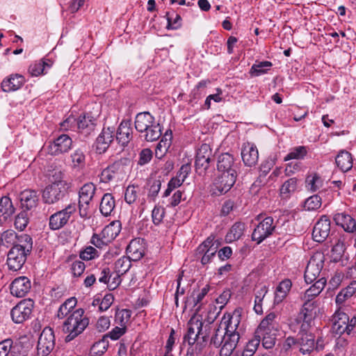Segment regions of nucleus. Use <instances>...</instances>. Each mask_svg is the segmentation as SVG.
<instances>
[{
	"label": "nucleus",
	"mask_w": 356,
	"mask_h": 356,
	"mask_svg": "<svg viewBox=\"0 0 356 356\" xmlns=\"http://www.w3.org/2000/svg\"><path fill=\"white\" fill-rule=\"evenodd\" d=\"M240 323V314L234 312L228 315V320L222 321L218 327L215 330L211 338V344L220 348V356H230L239 340V334L236 328Z\"/></svg>",
	"instance_id": "f257e3e1"
},
{
	"label": "nucleus",
	"mask_w": 356,
	"mask_h": 356,
	"mask_svg": "<svg viewBox=\"0 0 356 356\" xmlns=\"http://www.w3.org/2000/svg\"><path fill=\"white\" fill-rule=\"evenodd\" d=\"M88 323L89 319L84 315L83 309L74 311L63 323V331L68 334L65 341L70 342L82 333Z\"/></svg>",
	"instance_id": "f03ea898"
},
{
	"label": "nucleus",
	"mask_w": 356,
	"mask_h": 356,
	"mask_svg": "<svg viewBox=\"0 0 356 356\" xmlns=\"http://www.w3.org/2000/svg\"><path fill=\"white\" fill-rule=\"evenodd\" d=\"M203 323L197 319L195 317H192L188 323L187 332L184 336V343H188L190 346H192L197 342L195 350L200 352L202 350V343L207 341V335H203L202 333Z\"/></svg>",
	"instance_id": "7ed1b4c3"
},
{
	"label": "nucleus",
	"mask_w": 356,
	"mask_h": 356,
	"mask_svg": "<svg viewBox=\"0 0 356 356\" xmlns=\"http://www.w3.org/2000/svg\"><path fill=\"white\" fill-rule=\"evenodd\" d=\"M332 332L339 336L343 334L350 335L356 326V317L351 318L347 314L337 310L332 316Z\"/></svg>",
	"instance_id": "20e7f679"
},
{
	"label": "nucleus",
	"mask_w": 356,
	"mask_h": 356,
	"mask_svg": "<svg viewBox=\"0 0 356 356\" xmlns=\"http://www.w3.org/2000/svg\"><path fill=\"white\" fill-rule=\"evenodd\" d=\"M217 251L218 245L215 244L214 236L211 235L197 248L195 257L204 266L211 261Z\"/></svg>",
	"instance_id": "39448f33"
},
{
	"label": "nucleus",
	"mask_w": 356,
	"mask_h": 356,
	"mask_svg": "<svg viewBox=\"0 0 356 356\" xmlns=\"http://www.w3.org/2000/svg\"><path fill=\"white\" fill-rule=\"evenodd\" d=\"M96 187L92 183L85 184L79 192V209L81 217L88 216L89 205L95 193Z\"/></svg>",
	"instance_id": "423d86ee"
},
{
	"label": "nucleus",
	"mask_w": 356,
	"mask_h": 356,
	"mask_svg": "<svg viewBox=\"0 0 356 356\" xmlns=\"http://www.w3.org/2000/svg\"><path fill=\"white\" fill-rule=\"evenodd\" d=\"M76 204H70L65 209L52 214L49 217V228L51 230H57L65 226L72 214L76 211Z\"/></svg>",
	"instance_id": "0eeeda50"
},
{
	"label": "nucleus",
	"mask_w": 356,
	"mask_h": 356,
	"mask_svg": "<svg viewBox=\"0 0 356 356\" xmlns=\"http://www.w3.org/2000/svg\"><path fill=\"white\" fill-rule=\"evenodd\" d=\"M272 217H266L261 221L253 230L252 234V241H257V243L259 244L272 235L275 229Z\"/></svg>",
	"instance_id": "6e6552de"
},
{
	"label": "nucleus",
	"mask_w": 356,
	"mask_h": 356,
	"mask_svg": "<svg viewBox=\"0 0 356 356\" xmlns=\"http://www.w3.org/2000/svg\"><path fill=\"white\" fill-rule=\"evenodd\" d=\"M33 301L31 299L24 300L15 306L10 315L15 323H22L31 316L33 308Z\"/></svg>",
	"instance_id": "1a4fd4ad"
},
{
	"label": "nucleus",
	"mask_w": 356,
	"mask_h": 356,
	"mask_svg": "<svg viewBox=\"0 0 356 356\" xmlns=\"http://www.w3.org/2000/svg\"><path fill=\"white\" fill-rule=\"evenodd\" d=\"M54 346L55 337L54 331L49 327H45L38 339V354L41 356H47L53 350Z\"/></svg>",
	"instance_id": "9d476101"
},
{
	"label": "nucleus",
	"mask_w": 356,
	"mask_h": 356,
	"mask_svg": "<svg viewBox=\"0 0 356 356\" xmlns=\"http://www.w3.org/2000/svg\"><path fill=\"white\" fill-rule=\"evenodd\" d=\"M237 174L222 172L213 184V193L220 195L228 192L236 182Z\"/></svg>",
	"instance_id": "9b49d317"
},
{
	"label": "nucleus",
	"mask_w": 356,
	"mask_h": 356,
	"mask_svg": "<svg viewBox=\"0 0 356 356\" xmlns=\"http://www.w3.org/2000/svg\"><path fill=\"white\" fill-rule=\"evenodd\" d=\"M67 189L63 187V184L57 185L49 184L42 193V199L44 203L52 204L63 200L67 193Z\"/></svg>",
	"instance_id": "f8f14e48"
},
{
	"label": "nucleus",
	"mask_w": 356,
	"mask_h": 356,
	"mask_svg": "<svg viewBox=\"0 0 356 356\" xmlns=\"http://www.w3.org/2000/svg\"><path fill=\"white\" fill-rule=\"evenodd\" d=\"M316 306V302H304L297 317V322L302 323L300 326L302 332L308 330L311 327L316 317L314 309Z\"/></svg>",
	"instance_id": "ddd939ff"
},
{
	"label": "nucleus",
	"mask_w": 356,
	"mask_h": 356,
	"mask_svg": "<svg viewBox=\"0 0 356 356\" xmlns=\"http://www.w3.org/2000/svg\"><path fill=\"white\" fill-rule=\"evenodd\" d=\"M212 157V150L208 144H202L197 149L195 166L199 173L204 172L209 168L211 159Z\"/></svg>",
	"instance_id": "4468645a"
},
{
	"label": "nucleus",
	"mask_w": 356,
	"mask_h": 356,
	"mask_svg": "<svg viewBox=\"0 0 356 356\" xmlns=\"http://www.w3.org/2000/svg\"><path fill=\"white\" fill-rule=\"evenodd\" d=\"M29 254L18 248L12 247L8 253L7 265L10 270L17 271L24 266Z\"/></svg>",
	"instance_id": "2eb2a0df"
},
{
	"label": "nucleus",
	"mask_w": 356,
	"mask_h": 356,
	"mask_svg": "<svg viewBox=\"0 0 356 356\" xmlns=\"http://www.w3.org/2000/svg\"><path fill=\"white\" fill-rule=\"evenodd\" d=\"M72 145V138L66 134H62L48 145L49 153L51 155L65 153L71 149Z\"/></svg>",
	"instance_id": "dca6fc26"
},
{
	"label": "nucleus",
	"mask_w": 356,
	"mask_h": 356,
	"mask_svg": "<svg viewBox=\"0 0 356 356\" xmlns=\"http://www.w3.org/2000/svg\"><path fill=\"white\" fill-rule=\"evenodd\" d=\"M330 232V220L327 216H323L316 223L312 232V236L315 241L323 242Z\"/></svg>",
	"instance_id": "f3484780"
},
{
	"label": "nucleus",
	"mask_w": 356,
	"mask_h": 356,
	"mask_svg": "<svg viewBox=\"0 0 356 356\" xmlns=\"http://www.w3.org/2000/svg\"><path fill=\"white\" fill-rule=\"evenodd\" d=\"M280 328L278 315L275 312L269 313L260 323L257 333L277 332Z\"/></svg>",
	"instance_id": "a211bd4d"
},
{
	"label": "nucleus",
	"mask_w": 356,
	"mask_h": 356,
	"mask_svg": "<svg viewBox=\"0 0 356 356\" xmlns=\"http://www.w3.org/2000/svg\"><path fill=\"white\" fill-rule=\"evenodd\" d=\"M12 295L22 298L25 296L31 289V281L25 276L15 278L10 284Z\"/></svg>",
	"instance_id": "6ab92c4d"
},
{
	"label": "nucleus",
	"mask_w": 356,
	"mask_h": 356,
	"mask_svg": "<svg viewBox=\"0 0 356 356\" xmlns=\"http://www.w3.org/2000/svg\"><path fill=\"white\" fill-rule=\"evenodd\" d=\"M241 157L244 164L247 166H254L259 159V152L253 143H244L241 149Z\"/></svg>",
	"instance_id": "aec40b11"
},
{
	"label": "nucleus",
	"mask_w": 356,
	"mask_h": 356,
	"mask_svg": "<svg viewBox=\"0 0 356 356\" xmlns=\"http://www.w3.org/2000/svg\"><path fill=\"white\" fill-rule=\"evenodd\" d=\"M19 198L22 209L24 211H29L37 207L39 195L36 191L24 190L20 193Z\"/></svg>",
	"instance_id": "412c9836"
},
{
	"label": "nucleus",
	"mask_w": 356,
	"mask_h": 356,
	"mask_svg": "<svg viewBox=\"0 0 356 356\" xmlns=\"http://www.w3.org/2000/svg\"><path fill=\"white\" fill-rule=\"evenodd\" d=\"M114 138L113 128H104L96 139V150L98 153H104Z\"/></svg>",
	"instance_id": "4be33fe9"
},
{
	"label": "nucleus",
	"mask_w": 356,
	"mask_h": 356,
	"mask_svg": "<svg viewBox=\"0 0 356 356\" xmlns=\"http://www.w3.org/2000/svg\"><path fill=\"white\" fill-rule=\"evenodd\" d=\"M217 168L221 172L237 174V164L234 163L233 156L229 153H224L218 156Z\"/></svg>",
	"instance_id": "5701e85b"
},
{
	"label": "nucleus",
	"mask_w": 356,
	"mask_h": 356,
	"mask_svg": "<svg viewBox=\"0 0 356 356\" xmlns=\"http://www.w3.org/2000/svg\"><path fill=\"white\" fill-rule=\"evenodd\" d=\"M15 212V208L8 196L0 198V224H4L10 220Z\"/></svg>",
	"instance_id": "b1692460"
},
{
	"label": "nucleus",
	"mask_w": 356,
	"mask_h": 356,
	"mask_svg": "<svg viewBox=\"0 0 356 356\" xmlns=\"http://www.w3.org/2000/svg\"><path fill=\"white\" fill-rule=\"evenodd\" d=\"M132 138V128L130 120H123L116 133V140L122 146L127 145Z\"/></svg>",
	"instance_id": "393cba45"
},
{
	"label": "nucleus",
	"mask_w": 356,
	"mask_h": 356,
	"mask_svg": "<svg viewBox=\"0 0 356 356\" xmlns=\"http://www.w3.org/2000/svg\"><path fill=\"white\" fill-rule=\"evenodd\" d=\"M300 337L298 338V345L300 347V351L303 355L309 354L314 348L315 339L314 337L312 334H308L307 330L303 331L300 330Z\"/></svg>",
	"instance_id": "a878e982"
},
{
	"label": "nucleus",
	"mask_w": 356,
	"mask_h": 356,
	"mask_svg": "<svg viewBox=\"0 0 356 356\" xmlns=\"http://www.w3.org/2000/svg\"><path fill=\"white\" fill-rule=\"evenodd\" d=\"M97 119L90 113H85L77 119L76 125L79 131L88 134L95 129Z\"/></svg>",
	"instance_id": "bb28decb"
},
{
	"label": "nucleus",
	"mask_w": 356,
	"mask_h": 356,
	"mask_svg": "<svg viewBox=\"0 0 356 356\" xmlns=\"http://www.w3.org/2000/svg\"><path fill=\"white\" fill-rule=\"evenodd\" d=\"M124 171V165L121 160L115 161L111 165L105 168L101 173V180L107 183L115 178L116 175H119Z\"/></svg>",
	"instance_id": "cd10ccee"
},
{
	"label": "nucleus",
	"mask_w": 356,
	"mask_h": 356,
	"mask_svg": "<svg viewBox=\"0 0 356 356\" xmlns=\"http://www.w3.org/2000/svg\"><path fill=\"white\" fill-rule=\"evenodd\" d=\"M25 82L22 75L15 74L10 75L1 83V88L4 92H11L19 89Z\"/></svg>",
	"instance_id": "c85d7f7f"
},
{
	"label": "nucleus",
	"mask_w": 356,
	"mask_h": 356,
	"mask_svg": "<svg viewBox=\"0 0 356 356\" xmlns=\"http://www.w3.org/2000/svg\"><path fill=\"white\" fill-rule=\"evenodd\" d=\"M334 220L337 225L341 226L347 232H354L356 230V222L354 218L345 213H336Z\"/></svg>",
	"instance_id": "c756f323"
},
{
	"label": "nucleus",
	"mask_w": 356,
	"mask_h": 356,
	"mask_svg": "<svg viewBox=\"0 0 356 356\" xmlns=\"http://www.w3.org/2000/svg\"><path fill=\"white\" fill-rule=\"evenodd\" d=\"M325 284L326 280L324 278L319 279L305 291L304 295L301 296V300L304 301V302H312V300L321 293Z\"/></svg>",
	"instance_id": "7c9ffc66"
},
{
	"label": "nucleus",
	"mask_w": 356,
	"mask_h": 356,
	"mask_svg": "<svg viewBox=\"0 0 356 356\" xmlns=\"http://www.w3.org/2000/svg\"><path fill=\"white\" fill-rule=\"evenodd\" d=\"M335 162L337 167L343 172L348 171L353 166L351 154L346 150H341L338 154Z\"/></svg>",
	"instance_id": "2f4dec72"
},
{
	"label": "nucleus",
	"mask_w": 356,
	"mask_h": 356,
	"mask_svg": "<svg viewBox=\"0 0 356 356\" xmlns=\"http://www.w3.org/2000/svg\"><path fill=\"white\" fill-rule=\"evenodd\" d=\"M171 139L172 131L170 130H168L156 147L155 155L157 158H162L167 152L171 145Z\"/></svg>",
	"instance_id": "473e14b6"
},
{
	"label": "nucleus",
	"mask_w": 356,
	"mask_h": 356,
	"mask_svg": "<svg viewBox=\"0 0 356 356\" xmlns=\"http://www.w3.org/2000/svg\"><path fill=\"white\" fill-rule=\"evenodd\" d=\"M121 230V224L120 221H113L106 225L101 232V236L107 238V241H113L120 234Z\"/></svg>",
	"instance_id": "72a5a7b5"
},
{
	"label": "nucleus",
	"mask_w": 356,
	"mask_h": 356,
	"mask_svg": "<svg viewBox=\"0 0 356 356\" xmlns=\"http://www.w3.org/2000/svg\"><path fill=\"white\" fill-rule=\"evenodd\" d=\"M127 252L129 254V257L134 261L139 260L143 257L144 250L138 239H134L129 243L127 248Z\"/></svg>",
	"instance_id": "f704fd0d"
},
{
	"label": "nucleus",
	"mask_w": 356,
	"mask_h": 356,
	"mask_svg": "<svg viewBox=\"0 0 356 356\" xmlns=\"http://www.w3.org/2000/svg\"><path fill=\"white\" fill-rule=\"evenodd\" d=\"M245 230V224L241 222H235L225 236V240L228 243L238 240Z\"/></svg>",
	"instance_id": "c9c22d12"
},
{
	"label": "nucleus",
	"mask_w": 356,
	"mask_h": 356,
	"mask_svg": "<svg viewBox=\"0 0 356 356\" xmlns=\"http://www.w3.org/2000/svg\"><path fill=\"white\" fill-rule=\"evenodd\" d=\"M321 266L316 264L314 261H309L305 271V280L307 283H312L319 276L321 273Z\"/></svg>",
	"instance_id": "e433bc0d"
},
{
	"label": "nucleus",
	"mask_w": 356,
	"mask_h": 356,
	"mask_svg": "<svg viewBox=\"0 0 356 356\" xmlns=\"http://www.w3.org/2000/svg\"><path fill=\"white\" fill-rule=\"evenodd\" d=\"M115 208V200L113 197L110 193H106L102 198V201L99 206L101 213L104 216L111 215L113 209Z\"/></svg>",
	"instance_id": "4c0bfd02"
},
{
	"label": "nucleus",
	"mask_w": 356,
	"mask_h": 356,
	"mask_svg": "<svg viewBox=\"0 0 356 356\" xmlns=\"http://www.w3.org/2000/svg\"><path fill=\"white\" fill-rule=\"evenodd\" d=\"M356 291V281H352L345 289H342L336 297V303L341 305L352 297Z\"/></svg>",
	"instance_id": "58836bf2"
},
{
	"label": "nucleus",
	"mask_w": 356,
	"mask_h": 356,
	"mask_svg": "<svg viewBox=\"0 0 356 356\" xmlns=\"http://www.w3.org/2000/svg\"><path fill=\"white\" fill-rule=\"evenodd\" d=\"M18 248L20 250L30 254L33 248L32 238L28 234H22L17 238V243L13 245Z\"/></svg>",
	"instance_id": "ea45409f"
},
{
	"label": "nucleus",
	"mask_w": 356,
	"mask_h": 356,
	"mask_svg": "<svg viewBox=\"0 0 356 356\" xmlns=\"http://www.w3.org/2000/svg\"><path fill=\"white\" fill-rule=\"evenodd\" d=\"M154 120H155L154 117L149 112L139 113L136 115L135 118V128L140 132L145 126H147V124L153 122Z\"/></svg>",
	"instance_id": "a19ab883"
},
{
	"label": "nucleus",
	"mask_w": 356,
	"mask_h": 356,
	"mask_svg": "<svg viewBox=\"0 0 356 356\" xmlns=\"http://www.w3.org/2000/svg\"><path fill=\"white\" fill-rule=\"evenodd\" d=\"M77 301L75 298L67 299L59 307L57 313V317L60 319L66 316L72 309L76 305Z\"/></svg>",
	"instance_id": "79ce46f5"
},
{
	"label": "nucleus",
	"mask_w": 356,
	"mask_h": 356,
	"mask_svg": "<svg viewBox=\"0 0 356 356\" xmlns=\"http://www.w3.org/2000/svg\"><path fill=\"white\" fill-rule=\"evenodd\" d=\"M277 332H267L266 334H264V332L263 333H257V331L255 332V337L258 339H260V341H262L263 346L266 348L269 349L273 348L276 341V337H277Z\"/></svg>",
	"instance_id": "37998d69"
},
{
	"label": "nucleus",
	"mask_w": 356,
	"mask_h": 356,
	"mask_svg": "<svg viewBox=\"0 0 356 356\" xmlns=\"http://www.w3.org/2000/svg\"><path fill=\"white\" fill-rule=\"evenodd\" d=\"M346 248L343 241L337 238L335 244L331 250V259L334 262L339 261L343 256Z\"/></svg>",
	"instance_id": "c03bdc74"
},
{
	"label": "nucleus",
	"mask_w": 356,
	"mask_h": 356,
	"mask_svg": "<svg viewBox=\"0 0 356 356\" xmlns=\"http://www.w3.org/2000/svg\"><path fill=\"white\" fill-rule=\"evenodd\" d=\"M108 341L106 337L95 343L90 348V354L91 356H100L107 350Z\"/></svg>",
	"instance_id": "a18cd8bd"
},
{
	"label": "nucleus",
	"mask_w": 356,
	"mask_h": 356,
	"mask_svg": "<svg viewBox=\"0 0 356 356\" xmlns=\"http://www.w3.org/2000/svg\"><path fill=\"white\" fill-rule=\"evenodd\" d=\"M272 63L269 61L256 62L251 67L250 74L251 76H258L267 72Z\"/></svg>",
	"instance_id": "49530a36"
},
{
	"label": "nucleus",
	"mask_w": 356,
	"mask_h": 356,
	"mask_svg": "<svg viewBox=\"0 0 356 356\" xmlns=\"http://www.w3.org/2000/svg\"><path fill=\"white\" fill-rule=\"evenodd\" d=\"M131 259L129 257H122L118 259L115 263L116 273H118V275L125 274L131 266Z\"/></svg>",
	"instance_id": "de8ad7c7"
},
{
	"label": "nucleus",
	"mask_w": 356,
	"mask_h": 356,
	"mask_svg": "<svg viewBox=\"0 0 356 356\" xmlns=\"http://www.w3.org/2000/svg\"><path fill=\"white\" fill-rule=\"evenodd\" d=\"M297 179L291 178L286 181L280 188V193L284 197H288L290 193H293L296 190Z\"/></svg>",
	"instance_id": "09e8293b"
},
{
	"label": "nucleus",
	"mask_w": 356,
	"mask_h": 356,
	"mask_svg": "<svg viewBox=\"0 0 356 356\" xmlns=\"http://www.w3.org/2000/svg\"><path fill=\"white\" fill-rule=\"evenodd\" d=\"M166 17L168 24L166 28L168 29H177L181 26V18L179 15L175 12L167 13Z\"/></svg>",
	"instance_id": "8fccbe9b"
},
{
	"label": "nucleus",
	"mask_w": 356,
	"mask_h": 356,
	"mask_svg": "<svg viewBox=\"0 0 356 356\" xmlns=\"http://www.w3.org/2000/svg\"><path fill=\"white\" fill-rule=\"evenodd\" d=\"M162 134L161 128L159 123L156 125L150 127L145 132L144 138L147 142H153L158 140Z\"/></svg>",
	"instance_id": "3c124183"
},
{
	"label": "nucleus",
	"mask_w": 356,
	"mask_h": 356,
	"mask_svg": "<svg viewBox=\"0 0 356 356\" xmlns=\"http://www.w3.org/2000/svg\"><path fill=\"white\" fill-rule=\"evenodd\" d=\"M29 222V214L26 211L23 210L15 218V227L17 229L23 231Z\"/></svg>",
	"instance_id": "603ef678"
},
{
	"label": "nucleus",
	"mask_w": 356,
	"mask_h": 356,
	"mask_svg": "<svg viewBox=\"0 0 356 356\" xmlns=\"http://www.w3.org/2000/svg\"><path fill=\"white\" fill-rule=\"evenodd\" d=\"M50 67L44 60L37 61L29 66V72L31 76H38L43 73L45 67Z\"/></svg>",
	"instance_id": "864d4df0"
},
{
	"label": "nucleus",
	"mask_w": 356,
	"mask_h": 356,
	"mask_svg": "<svg viewBox=\"0 0 356 356\" xmlns=\"http://www.w3.org/2000/svg\"><path fill=\"white\" fill-rule=\"evenodd\" d=\"M321 204V197L318 195H314L305 200L304 207L306 210L313 211L320 208Z\"/></svg>",
	"instance_id": "5fc2aeb1"
},
{
	"label": "nucleus",
	"mask_w": 356,
	"mask_h": 356,
	"mask_svg": "<svg viewBox=\"0 0 356 356\" xmlns=\"http://www.w3.org/2000/svg\"><path fill=\"white\" fill-rule=\"evenodd\" d=\"M307 154L306 148L299 146L293 149L284 158V161L302 159Z\"/></svg>",
	"instance_id": "6e6d98bb"
},
{
	"label": "nucleus",
	"mask_w": 356,
	"mask_h": 356,
	"mask_svg": "<svg viewBox=\"0 0 356 356\" xmlns=\"http://www.w3.org/2000/svg\"><path fill=\"white\" fill-rule=\"evenodd\" d=\"M307 187L312 191H316L321 185V179L317 175H309L306 179Z\"/></svg>",
	"instance_id": "4d7b16f0"
},
{
	"label": "nucleus",
	"mask_w": 356,
	"mask_h": 356,
	"mask_svg": "<svg viewBox=\"0 0 356 356\" xmlns=\"http://www.w3.org/2000/svg\"><path fill=\"white\" fill-rule=\"evenodd\" d=\"M64 173L61 170H55L51 175L50 181L51 185L63 184L65 188H69V184L64 179Z\"/></svg>",
	"instance_id": "13d9d810"
},
{
	"label": "nucleus",
	"mask_w": 356,
	"mask_h": 356,
	"mask_svg": "<svg viewBox=\"0 0 356 356\" xmlns=\"http://www.w3.org/2000/svg\"><path fill=\"white\" fill-rule=\"evenodd\" d=\"M131 316V311L129 309H122L118 311L115 314V321L121 326H125Z\"/></svg>",
	"instance_id": "bf43d9fd"
},
{
	"label": "nucleus",
	"mask_w": 356,
	"mask_h": 356,
	"mask_svg": "<svg viewBox=\"0 0 356 356\" xmlns=\"http://www.w3.org/2000/svg\"><path fill=\"white\" fill-rule=\"evenodd\" d=\"M72 161L74 165L83 166L86 161V156L84 152L81 149H76L71 155Z\"/></svg>",
	"instance_id": "052dcab7"
},
{
	"label": "nucleus",
	"mask_w": 356,
	"mask_h": 356,
	"mask_svg": "<svg viewBox=\"0 0 356 356\" xmlns=\"http://www.w3.org/2000/svg\"><path fill=\"white\" fill-rule=\"evenodd\" d=\"M99 256L97 250L92 247L88 246L80 252V258L83 260L89 261Z\"/></svg>",
	"instance_id": "680f3d73"
},
{
	"label": "nucleus",
	"mask_w": 356,
	"mask_h": 356,
	"mask_svg": "<svg viewBox=\"0 0 356 356\" xmlns=\"http://www.w3.org/2000/svg\"><path fill=\"white\" fill-rule=\"evenodd\" d=\"M138 197V191L134 186H129L124 193V200L129 204L134 203Z\"/></svg>",
	"instance_id": "e2e57ef3"
},
{
	"label": "nucleus",
	"mask_w": 356,
	"mask_h": 356,
	"mask_svg": "<svg viewBox=\"0 0 356 356\" xmlns=\"http://www.w3.org/2000/svg\"><path fill=\"white\" fill-rule=\"evenodd\" d=\"M165 215V209L161 207H155L152 213V221L154 225H159Z\"/></svg>",
	"instance_id": "0e129e2a"
},
{
	"label": "nucleus",
	"mask_w": 356,
	"mask_h": 356,
	"mask_svg": "<svg viewBox=\"0 0 356 356\" xmlns=\"http://www.w3.org/2000/svg\"><path fill=\"white\" fill-rule=\"evenodd\" d=\"M210 290V286L207 284L203 287L201 291L197 295V297L194 298V306H197L196 311H199L202 305V301L205 296L208 293Z\"/></svg>",
	"instance_id": "69168bd1"
},
{
	"label": "nucleus",
	"mask_w": 356,
	"mask_h": 356,
	"mask_svg": "<svg viewBox=\"0 0 356 356\" xmlns=\"http://www.w3.org/2000/svg\"><path fill=\"white\" fill-rule=\"evenodd\" d=\"M86 268L85 264L81 261H75L72 263L71 270L74 277H80Z\"/></svg>",
	"instance_id": "338daca9"
},
{
	"label": "nucleus",
	"mask_w": 356,
	"mask_h": 356,
	"mask_svg": "<svg viewBox=\"0 0 356 356\" xmlns=\"http://www.w3.org/2000/svg\"><path fill=\"white\" fill-rule=\"evenodd\" d=\"M18 236L16 233L11 229L5 231L1 235V241H5L6 243L14 244L17 240Z\"/></svg>",
	"instance_id": "774afa93"
}]
</instances>
